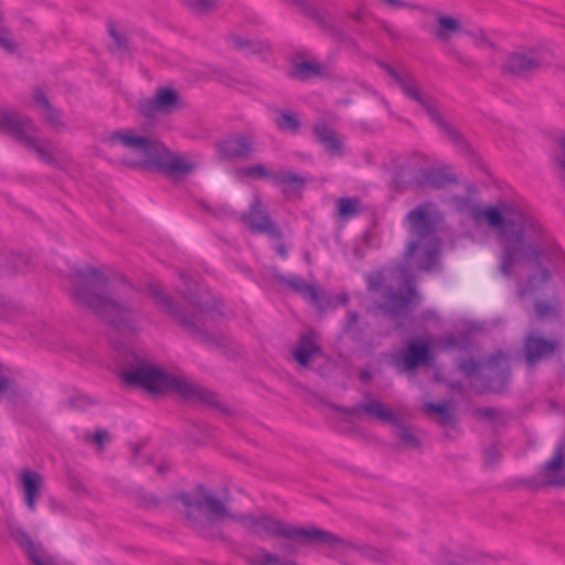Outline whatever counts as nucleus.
Returning a JSON list of instances; mask_svg holds the SVG:
<instances>
[{
  "instance_id": "obj_36",
  "label": "nucleus",
  "mask_w": 565,
  "mask_h": 565,
  "mask_svg": "<svg viewBox=\"0 0 565 565\" xmlns=\"http://www.w3.org/2000/svg\"><path fill=\"white\" fill-rule=\"evenodd\" d=\"M358 200L344 198L338 201V214L341 217L349 218L358 213Z\"/></svg>"
},
{
  "instance_id": "obj_46",
  "label": "nucleus",
  "mask_w": 565,
  "mask_h": 565,
  "mask_svg": "<svg viewBox=\"0 0 565 565\" xmlns=\"http://www.w3.org/2000/svg\"><path fill=\"white\" fill-rule=\"evenodd\" d=\"M359 321V315L354 311L349 312L345 323L344 331L348 333H355V324Z\"/></svg>"
},
{
  "instance_id": "obj_1",
  "label": "nucleus",
  "mask_w": 565,
  "mask_h": 565,
  "mask_svg": "<svg viewBox=\"0 0 565 565\" xmlns=\"http://www.w3.org/2000/svg\"><path fill=\"white\" fill-rule=\"evenodd\" d=\"M454 209L475 223H484L497 237L501 248L500 270L511 276L519 268L529 273L525 285L519 287V295L539 290L551 278V269L565 264V256L553 237L525 203L505 199L481 206L471 196H455Z\"/></svg>"
},
{
  "instance_id": "obj_30",
  "label": "nucleus",
  "mask_w": 565,
  "mask_h": 565,
  "mask_svg": "<svg viewBox=\"0 0 565 565\" xmlns=\"http://www.w3.org/2000/svg\"><path fill=\"white\" fill-rule=\"evenodd\" d=\"M0 51L9 55H13L19 51V43L4 20L0 21Z\"/></svg>"
},
{
  "instance_id": "obj_29",
  "label": "nucleus",
  "mask_w": 565,
  "mask_h": 565,
  "mask_svg": "<svg viewBox=\"0 0 565 565\" xmlns=\"http://www.w3.org/2000/svg\"><path fill=\"white\" fill-rule=\"evenodd\" d=\"M394 424V435L399 441V446L408 449H417L420 446L418 437L415 435L413 429L397 419Z\"/></svg>"
},
{
  "instance_id": "obj_57",
  "label": "nucleus",
  "mask_w": 565,
  "mask_h": 565,
  "mask_svg": "<svg viewBox=\"0 0 565 565\" xmlns=\"http://www.w3.org/2000/svg\"><path fill=\"white\" fill-rule=\"evenodd\" d=\"M132 451H134L135 459H136L137 463H141V462L138 460V458H137V456H138V454H139V451H140V447H139V446H134Z\"/></svg>"
},
{
  "instance_id": "obj_11",
  "label": "nucleus",
  "mask_w": 565,
  "mask_h": 565,
  "mask_svg": "<svg viewBox=\"0 0 565 565\" xmlns=\"http://www.w3.org/2000/svg\"><path fill=\"white\" fill-rule=\"evenodd\" d=\"M441 221V213L430 202L417 205L406 216L407 230L417 239L438 238L436 231Z\"/></svg>"
},
{
  "instance_id": "obj_55",
  "label": "nucleus",
  "mask_w": 565,
  "mask_h": 565,
  "mask_svg": "<svg viewBox=\"0 0 565 565\" xmlns=\"http://www.w3.org/2000/svg\"><path fill=\"white\" fill-rule=\"evenodd\" d=\"M277 252H278V254H279L281 257H285V256L287 255V249H286V247H285L284 245H279V246L277 247Z\"/></svg>"
},
{
  "instance_id": "obj_58",
  "label": "nucleus",
  "mask_w": 565,
  "mask_h": 565,
  "mask_svg": "<svg viewBox=\"0 0 565 565\" xmlns=\"http://www.w3.org/2000/svg\"><path fill=\"white\" fill-rule=\"evenodd\" d=\"M455 342H456L455 338L450 337V338H448V339L446 340V342H445V347H446V348H448V347H450V345H454V344H455Z\"/></svg>"
},
{
  "instance_id": "obj_34",
  "label": "nucleus",
  "mask_w": 565,
  "mask_h": 565,
  "mask_svg": "<svg viewBox=\"0 0 565 565\" xmlns=\"http://www.w3.org/2000/svg\"><path fill=\"white\" fill-rule=\"evenodd\" d=\"M204 209L221 220L235 218V212L226 204L221 202H207L203 204Z\"/></svg>"
},
{
  "instance_id": "obj_59",
  "label": "nucleus",
  "mask_w": 565,
  "mask_h": 565,
  "mask_svg": "<svg viewBox=\"0 0 565 565\" xmlns=\"http://www.w3.org/2000/svg\"><path fill=\"white\" fill-rule=\"evenodd\" d=\"M348 300H349V297H348L347 295H342V296H340V301H341L342 303H347V301H348Z\"/></svg>"
},
{
  "instance_id": "obj_4",
  "label": "nucleus",
  "mask_w": 565,
  "mask_h": 565,
  "mask_svg": "<svg viewBox=\"0 0 565 565\" xmlns=\"http://www.w3.org/2000/svg\"><path fill=\"white\" fill-rule=\"evenodd\" d=\"M233 521L249 533L265 537H282L287 542L279 545L286 555L294 556L299 546L321 545L329 547L334 555H344L356 550L351 542L322 529L302 527L286 523L266 513L237 514Z\"/></svg>"
},
{
  "instance_id": "obj_2",
  "label": "nucleus",
  "mask_w": 565,
  "mask_h": 565,
  "mask_svg": "<svg viewBox=\"0 0 565 565\" xmlns=\"http://www.w3.org/2000/svg\"><path fill=\"white\" fill-rule=\"evenodd\" d=\"M99 141L131 168H153L168 175L189 174L194 170V164L185 156L172 152L162 142L132 128L105 131Z\"/></svg>"
},
{
  "instance_id": "obj_17",
  "label": "nucleus",
  "mask_w": 565,
  "mask_h": 565,
  "mask_svg": "<svg viewBox=\"0 0 565 565\" xmlns=\"http://www.w3.org/2000/svg\"><path fill=\"white\" fill-rule=\"evenodd\" d=\"M540 477L545 486L565 487V457L558 445L553 457L542 467Z\"/></svg>"
},
{
  "instance_id": "obj_12",
  "label": "nucleus",
  "mask_w": 565,
  "mask_h": 565,
  "mask_svg": "<svg viewBox=\"0 0 565 565\" xmlns=\"http://www.w3.org/2000/svg\"><path fill=\"white\" fill-rule=\"evenodd\" d=\"M182 106L181 96L175 89L160 87L152 96L139 102L138 110L145 118L154 120L181 109Z\"/></svg>"
},
{
  "instance_id": "obj_20",
  "label": "nucleus",
  "mask_w": 565,
  "mask_h": 565,
  "mask_svg": "<svg viewBox=\"0 0 565 565\" xmlns=\"http://www.w3.org/2000/svg\"><path fill=\"white\" fill-rule=\"evenodd\" d=\"M221 157L225 159L242 158L253 150V143L246 136H231L217 145Z\"/></svg>"
},
{
  "instance_id": "obj_48",
  "label": "nucleus",
  "mask_w": 565,
  "mask_h": 565,
  "mask_svg": "<svg viewBox=\"0 0 565 565\" xmlns=\"http://www.w3.org/2000/svg\"><path fill=\"white\" fill-rule=\"evenodd\" d=\"M9 385L10 381L4 374L3 367L0 364V395H2L9 388Z\"/></svg>"
},
{
  "instance_id": "obj_35",
  "label": "nucleus",
  "mask_w": 565,
  "mask_h": 565,
  "mask_svg": "<svg viewBox=\"0 0 565 565\" xmlns=\"http://www.w3.org/2000/svg\"><path fill=\"white\" fill-rule=\"evenodd\" d=\"M183 2L195 14H204L216 7L217 0H183Z\"/></svg>"
},
{
  "instance_id": "obj_41",
  "label": "nucleus",
  "mask_w": 565,
  "mask_h": 565,
  "mask_svg": "<svg viewBox=\"0 0 565 565\" xmlns=\"http://www.w3.org/2000/svg\"><path fill=\"white\" fill-rule=\"evenodd\" d=\"M109 34L119 50L125 51L128 49L127 38L120 32H118L115 25H109Z\"/></svg>"
},
{
  "instance_id": "obj_49",
  "label": "nucleus",
  "mask_w": 565,
  "mask_h": 565,
  "mask_svg": "<svg viewBox=\"0 0 565 565\" xmlns=\"http://www.w3.org/2000/svg\"><path fill=\"white\" fill-rule=\"evenodd\" d=\"M363 554L370 558H373V559H376V561H381L382 559V556H383V553L377 551V550H374V548H366Z\"/></svg>"
},
{
  "instance_id": "obj_6",
  "label": "nucleus",
  "mask_w": 565,
  "mask_h": 565,
  "mask_svg": "<svg viewBox=\"0 0 565 565\" xmlns=\"http://www.w3.org/2000/svg\"><path fill=\"white\" fill-rule=\"evenodd\" d=\"M440 255L439 238L417 239L412 238L405 248L404 265L399 266L391 275L396 276L404 285L403 289L388 287L384 292V308L395 315L409 305L418 301V295L414 289V277L409 273L413 269L431 271L438 267Z\"/></svg>"
},
{
  "instance_id": "obj_18",
  "label": "nucleus",
  "mask_w": 565,
  "mask_h": 565,
  "mask_svg": "<svg viewBox=\"0 0 565 565\" xmlns=\"http://www.w3.org/2000/svg\"><path fill=\"white\" fill-rule=\"evenodd\" d=\"M429 347L427 344H419L409 341L405 351L395 358V365L401 372H408L414 370L420 364H424L429 359Z\"/></svg>"
},
{
  "instance_id": "obj_44",
  "label": "nucleus",
  "mask_w": 565,
  "mask_h": 565,
  "mask_svg": "<svg viewBox=\"0 0 565 565\" xmlns=\"http://www.w3.org/2000/svg\"><path fill=\"white\" fill-rule=\"evenodd\" d=\"M500 459V451L497 446L491 445L484 450V460L487 465H494Z\"/></svg>"
},
{
  "instance_id": "obj_39",
  "label": "nucleus",
  "mask_w": 565,
  "mask_h": 565,
  "mask_svg": "<svg viewBox=\"0 0 565 565\" xmlns=\"http://www.w3.org/2000/svg\"><path fill=\"white\" fill-rule=\"evenodd\" d=\"M387 279L383 271H376L367 276V287L370 291L381 289L383 282Z\"/></svg>"
},
{
  "instance_id": "obj_51",
  "label": "nucleus",
  "mask_w": 565,
  "mask_h": 565,
  "mask_svg": "<svg viewBox=\"0 0 565 565\" xmlns=\"http://www.w3.org/2000/svg\"><path fill=\"white\" fill-rule=\"evenodd\" d=\"M233 41L234 44L241 49H245L252 45L250 41L247 39L234 38Z\"/></svg>"
},
{
  "instance_id": "obj_28",
  "label": "nucleus",
  "mask_w": 565,
  "mask_h": 565,
  "mask_svg": "<svg viewBox=\"0 0 565 565\" xmlns=\"http://www.w3.org/2000/svg\"><path fill=\"white\" fill-rule=\"evenodd\" d=\"M321 73L322 66L313 60L295 62L289 71V75L299 81L310 79Z\"/></svg>"
},
{
  "instance_id": "obj_10",
  "label": "nucleus",
  "mask_w": 565,
  "mask_h": 565,
  "mask_svg": "<svg viewBox=\"0 0 565 565\" xmlns=\"http://www.w3.org/2000/svg\"><path fill=\"white\" fill-rule=\"evenodd\" d=\"M385 68L401 87L405 96L417 103L426 111L429 118L435 121L455 142H459V134L443 118L435 102L422 90L414 76L408 72L398 73L387 65Z\"/></svg>"
},
{
  "instance_id": "obj_33",
  "label": "nucleus",
  "mask_w": 565,
  "mask_h": 565,
  "mask_svg": "<svg viewBox=\"0 0 565 565\" xmlns=\"http://www.w3.org/2000/svg\"><path fill=\"white\" fill-rule=\"evenodd\" d=\"M275 122L280 130L288 131H297L300 125L296 114L287 110L280 111Z\"/></svg>"
},
{
  "instance_id": "obj_24",
  "label": "nucleus",
  "mask_w": 565,
  "mask_h": 565,
  "mask_svg": "<svg viewBox=\"0 0 565 565\" xmlns=\"http://www.w3.org/2000/svg\"><path fill=\"white\" fill-rule=\"evenodd\" d=\"M315 134L319 142L330 156H340L343 153L342 140L326 124L317 125L315 127Z\"/></svg>"
},
{
  "instance_id": "obj_45",
  "label": "nucleus",
  "mask_w": 565,
  "mask_h": 565,
  "mask_svg": "<svg viewBox=\"0 0 565 565\" xmlns=\"http://www.w3.org/2000/svg\"><path fill=\"white\" fill-rule=\"evenodd\" d=\"M465 565H501V563L490 556H478L469 559Z\"/></svg>"
},
{
  "instance_id": "obj_53",
  "label": "nucleus",
  "mask_w": 565,
  "mask_h": 565,
  "mask_svg": "<svg viewBox=\"0 0 565 565\" xmlns=\"http://www.w3.org/2000/svg\"><path fill=\"white\" fill-rule=\"evenodd\" d=\"M391 7H397V8H404L407 7V4L402 0H383Z\"/></svg>"
},
{
  "instance_id": "obj_32",
  "label": "nucleus",
  "mask_w": 565,
  "mask_h": 565,
  "mask_svg": "<svg viewBox=\"0 0 565 565\" xmlns=\"http://www.w3.org/2000/svg\"><path fill=\"white\" fill-rule=\"evenodd\" d=\"M424 409L427 413H435L440 416V425L448 426L452 423V414L449 412L448 403H427L424 405Z\"/></svg>"
},
{
  "instance_id": "obj_3",
  "label": "nucleus",
  "mask_w": 565,
  "mask_h": 565,
  "mask_svg": "<svg viewBox=\"0 0 565 565\" xmlns=\"http://www.w3.org/2000/svg\"><path fill=\"white\" fill-rule=\"evenodd\" d=\"M73 297L105 321L126 326L135 315V289L124 281H108L99 270L87 267L71 277Z\"/></svg>"
},
{
  "instance_id": "obj_25",
  "label": "nucleus",
  "mask_w": 565,
  "mask_h": 565,
  "mask_svg": "<svg viewBox=\"0 0 565 565\" xmlns=\"http://www.w3.org/2000/svg\"><path fill=\"white\" fill-rule=\"evenodd\" d=\"M247 561L250 565H300L290 557L281 556L264 547L255 548Z\"/></svg>"
},
{
  "instance_id": "obj_27",
  "label": "nucleus",
  "mask_w": 565,
  "mask_h": 565,
  "mask_svg": "<svg viewBox=\"0 0 565 565\" xmlns=\"http://www.w3.org/2000/svg\"><path fill=\"white\" fill-rule=\"evenodd\" d=\"M280 280L315 306L320 305L318 289L300 276L280 277Z\"/></svg>"
},
{
  "instance_id": "obj_43",
  "label": "nucleus",
  "mask_w": 565,
  "mask_h": 565,
  "mask_svg": "<svg viewBox=\"0 0 565 565\" xmlns=\"http://www.w3.org/2000/svg\"><path fill=\"white\" fill-rule=\"evenodd\" d=\"M459 366L465 374L471 376L480 369V363L471 359L462 361Z\"/></svg>"
},
{
  "instance_id": "obj_21",
  "label": "nucleus",
  "mask_w": 565,
  "mask_h": 565,
  "mask_svg": "<svg viewBox=\"0 0 565 565\" xmlns=\"http://www.w3.org/2000/svg\"><path fill=\"white\" fill-rule=\"evenodd\" d=\"M8 531L10 536L18 543V545L25 551L29 559L33 563V565H47L46 562L42 558L40 551L33 543L31 536L22 526L13 522H9Z\"/></svg>"
},
{
  "instance_id": "obj_16",
  "label": "nucleus",
  "mask_w": 565,
  "mask_h": 565,
  "mask_svg": "<svg viewBox=\"0 0 565 565\" xmlns=\"http://www.w3.org/2000/svg\"><path fill=\"white\" fill-rule=\"evenodd\" d=\"M18 481L26 508L30 511H34L36 508V501L42 492L43 477L34 470L23 469L19 473Z\"/></svg>"
},
{
  "instance_id": "obj_22",
  "label": "nucleus",
  "mask_w": 565,
  "mask_h": 565,
  "mask_svg": "<svg viewBox=\"0 0 565 565\" xmlns=\"http://www.w3.org/2000/svg\"><path fill=\"white\" fill-rule=\"evenodd\" d=\"M465 29L461 21L457 18L439 14L436 18V26L433 35L440 42H448L454 35L463 33Z\"/></svg>"
},
{
  "instance_id": "obj_7",
  "label": "nucleus",
  "mask_w": 565,
  "mask_h": 565,
  "mask_svg": "<svg viewBox=\"0 0 565 565\" xmlns=\"http://www.w3.org/2000/svg\"><path fill=\"white\" fill-rule=\"evenodd\" d=\"M0 130L12 136L20 145L34 152L36 157L54 167L61 168L63 152L54 149L49 139L40 138L33 119L18 113L0 110Z\"/></svg>"
},
{
  "instance_id": "obj_40",
  "label": "nucleus",
  "mask_w": 565,
  "mask_h": 565,
  "mask_svg": "<svg viewBox=\"0 0 565 565\" xmlns=\"http://www.w3.org/2000/svg\"><path fill=\"white\" fill-rule=\"evenodd\" d=\"M535 312L541 319L548 318L556 313V307L552 303L536 302Z\"/></svg>"
},
{
  "instance_id": "obj_19",
  "label": "nucleus",
  "mask_w": 565,
  "mask_h": 565,
  "mask_svg": "<svg viewBox=\"0 0 565 565\" xmlns=\"http://www.w3.org/2000/svg\"><path fill=\"white\" fill-rule=\"evenodd\" d=\"M557 348V342L540 335L530 334L525 342V356L530 364L551 356Z\"/></svg>"
},
{
  "instance_id": "obj_50",
  "label": "nucleus",
  "mask_w": 565,
  "mask_h": 565,
  "mask_svg": "<svg viewBox=\"0 0 565 565\" xmlns=\"http://www.w3.org/2000/svg\"><path fill=\"white\" fill-rule=\"evenodd\" d=\"M501 361L505 362L507 361V356L502 352H499V353L492 355L489 359L488 364L489 365H493V364H495L498 362H501Z\"/></svg>"
},
{
  "instance_id": "obj_38",
  "label": "nucleus",
  "mask_w": 565,
  "mask_h": 565,
  "mask_svg": "<svg viewBox=\"0 0 565 565\" xmlns=\"http://www.w3.org/2000/svg\"><path fill=\"white\" fill-rule=\"evenodd\" d=\"M450 179L437 171H427L425 173V184L441 188L444 186Z\"/></svg>"
},
{
  "instance_id": "obj_31",
  "label": "nucleus",
  "mask_w": 565,
  "mask_h": 565,
  "mask_svg": "<svg viewBox=\"0 0 565 565\" xmlns=\"http://www.w3.org/2000/svg\"><path fill=\"white\" fill-rule=\"evenodd\" d=\"M553 167L559 178L565 180V129L557 140V149L553 157Z\"/></svg>"
},
{
  "instance_id": "obj_9",
  "label": "nucleus",
  "mask_w": 565,
  "mask_h": 565,
  "mask_svg": "<svg viewBox=\"0 0 565 565\" xmlns=\"http://www.w3.org/2000/svg\"><path fill=\"white\" fill-rule=\"evenodd\" d=\"M150 294L154 298L156 305L182 326L188 332L198 338L205 335V329L209 327L210 320L214 317V312L209 310L207 301L196 302L194 294L191 295V301L196 308L194 315L189 318L174 305L173 299L166 295L159 284H151Z\"/></svg>"
},
{
  "instance_id": "obj_47",
  "label": "nucleus",
  "mask_w": 565,
  "mask_h": 565,
  "mask_svg": "<svg viewBox=\"0 0 565 565\" xmlns=\"http://www.w3.org/2000/svg\"><path fill=\"white\" fill-rule=\"evenodd\" d=\"M473 40H475L476 45H478L480 47H486V46L492 47L493 46L492 42L486 36V34L483 32L473 34Z\"/></svg>"
},
{
  "instance_id": "obj_15",
  "label": "nucleus",
  "mask_w": 565,
  "mask_h": 565,
  "mask_svg": "<svg viewBox=\"0 0 565 565\" xmlns=\"http://www.w3.org/2000/svg\"><path fill=\"white\" fill-rule=\"evenodd\" d=\"M33 98L38 111L45 124L55 131H62L67 128V120L63 110L53 106L42 90L36 89Z\"/></svg>"
},
{
  "instance_id": "obj_23",
  "label": "nucleus",
  "mask_w": 565,
  "mask_h": 565,
  "mask_svg": "<svg viewBox=\"0 0 565 565\" xmlns=\"http://www.w3.org/2000/svg\"><path fill=\"white\" fill-rule=\"evenodd\" d=\"M359 411H364L365 413L383 422L395 423L397 419L395 413L391 408L376 399H370L365 403H362L358 407L348 411V414L354 417H359Z\"/></svg>"
},
{
  "instance_id": "obj_13",
  "label": "nucleus",
  "mask_w": 565,
  "mask_h": 565,
  "mask_svg": "<svg viewBox=\"0 0 565 565\" xmlns=\"http://www.w3.org/2000/svg\"><path fill=\"white\" fill-rule=\"evenodd\" d=\"M551 62V53L542 49H522L510 53L504 63V71L513 75H523Z\"/></svg>"
},
{
  "instance_id": "obj_52",
  "label": "nucleus",
  "mask_w": 565,
  "mask_h": 565,
  "mask_svg": "<svg viewBox=\"0 0 565 565\" xmlns=\"http://www.w3.org/2000/svg\"><path fill=\"white\" fill-rule=\"evenodd\" d=\"M107 434L103 430H97L94 433L93 435V440L97 444H103V441L105 440Z\"/></svg>"
},
{
  "instance_id": "obj_42",
  "label": "nucleus",
  "mask_w": 565,
  "mask_h": 565,
  "mask_svg": "<svg viewBox=\"0 0 565 565\" xmlns=\"http://www.w3.org/2000/svg\"><path fill=\"white\" fill-rule=\"evenodd\" d=\"M245 173L252 178H269L273 177L269 171L262 164L247 167Z\"/></svg>"
},
{
  "instance_id": "obj_14",
  "label": "nucleus",
  "mask_w": 565,
  "mask_h": 565,
  "mask_svg": "<svg viewBox=\"0 0 565 565\" xmlns=\"http://www.w3.org/2000/svg\"><path fill=\"white\" fill-rule=\"evenodd\" d=\"M241 220L253 231L265 233L270 237H278L279 231L270 221L268 214L257 195H255L249 211L241 216Z\"/></svg>"
},
{
  "instance_id": "obj_8",
  "label": "nucleus",
  "mask_w": 565,
  "mask_h": 565,
  "mask_svg": "<svg viewBox=\"0 0 565 565\" xmlns=\"http://www.w3.org/2000/svg\"><path fill=\"white\" fill-rule=\"evenodd\" d=\"M180 500L185 505V516L191 525L199 532L205 533L206 529L224 520H232L237 514H232L225 499L207 488L199 487L193 494H182Z\"/></svg>"
},
{
  "instance_id": "obj_37",
  "label": "nucleus",
  "mask_w": 565,
  "mask_h": 565,
  "mask_svg": "<svg viewBox=\"0 0 565 565\" xmlns=\"http://www.w3.org/2000/svg\"><path fill=\"white\" fill-rule=\"evenodd\" d=\"M273 179L276 182L285 183L289 186L294 188H302L305 184V180L301 175L295 172H286V173H279L273 177Z\"/></svg>"
},
{
  "instance_id": "obj_54",
  "label": "nucleus",
  "mask_w": 565,
  "mask_h": 565,
  "mask_svg": "<svg viewBox=\"0 0 565 565\" xmlns=\"http://www.w3.org/2000/svg\"><path fill=\"white\" fill-rule=\"evenodd\" d=\"M169 469L168 465L167 463H159L157 466V471L159 473H163L164 471H167Z\"/></svg>"
},
{
  "instance_id": "obj_60",
  "label": "nucleus",
  "mask_w": 565,
  "mask_h": 565,
  "mask_svg": "<svg viewBox=\"0 0 565 565\" xmlns=\"http://www.w3.org/2000/svg\"><path fill=\"white\" fill-rule=\"evenodd\" d=\"M4 20L2 12L0 11V21Z\"/></svg>"
},
{
  "instance_id": "obj_5",
  "label": "nucleus",
  "mask_w": 565,
  "mask_h": 565,
  "mask_svg": "<svg viewBox=\"0 0 565 565\" xmlns=\"http://www.w3.org/2000/svg\"><path fill=\"white\" fill-rule=\"evenodd\" d=\"M121 380L131 386H141L151 393L175 392L189 401L214 405L213 392L189 382L185 377L172 375L137 353L129 351L120 371Z\"/></svg>"
},
{
  "instance_id": "obj_56",
  "label": "nucleus",
  "mask_w": 565,
  "mask_h": 565,
  "mask_svg": "<svg viewBox=\"0 0 565 565\" xmlns=\"http://www.w3.org/2000/svg\"><path fill=\"white\" fill-rule=\"evenodd\" d=\"M481 413H482L483 415L488 416V417H491V416H493V414H494V409H492V408H486V409L481 411Z\"/></svg>"
},
{
  "instance_id": "obj_26",
  "label": "nucleus",
  "mask_w": 565,
  "mask_h": 565,
  "mask_svg": "<svg viewBox=\"0 0 565 565\" xmlns=\"http://www.w3.org/2000/svg\"><path fill=\"white\" fill-rule=\"evenodd\" d=\"M318 352L319 347L316 343V335L312 331H309L301 335L292 355L300 365L307 366L310 359H312Z\"/></svg>"
}]
</instances>
